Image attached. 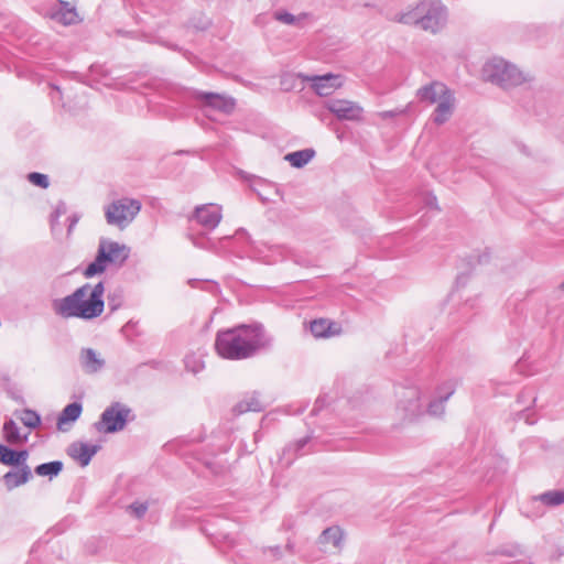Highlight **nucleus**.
Listing matches in <instances>:
<instances>
[{
  "mask_svg": "<svg viewBox=\"0 0 564 564\" xmlns=\"http://www.w3.org/2000/svg\"><path fill=\"white\" fill-rule=\"evenodd\" d=\"M185 367L187 370L197 373L204 368V362L197 357V360L194 356H186L185 357Z\"/></svg>",
  "mask_w": 564,
  "mask_h": 564,
  "instance_id": "nucleus-37",
  "label": "nucleus"
},
{
  "mask_svg": "<svg viewBox=\"0 0 564 564\" xmlns=\"http://www.w3.org/2000/svg\"><path fill=\"white\" fill-rule=\"evenodd\" d=\"M28 181L35 186L41 188H47L50 186V181L46 174H42L39 172H31L28 174Z\"/></svg>",
  "mask_w": 564,
  "mask_h": 564,
  "instance_id": "nucleus-35",
  "label": "nucleus"
},
{
  "mask_svg": "<svg viewBox=\"0 0 564 564\" xmlns=\"http://www.w3.org/2000/svg\"><path fill=\"white\" fill-rule=\"evenodd\" d=\"M427 204L432 207H435L437 208L436 206V197L435 196H431L429 199H427Z\"/></svg>",
  "mask_w": 564,
  "mask_h": 564,
  "instance_id": "nucleus-44",
  "label": "nucleus"
},
{
  "mask_svg": "<svg viewBox=\"0 0 564 564\" xmlns=\"http://www.w3.org/2000/svg\"><path fill=\"white\" fill-rule=\"evenodd\" d=\"M347 106L352 107V106H355V104L354 102H348Z\"/></svg>",
  "mask_w": 564,
  "mask_h": 564,
  "instance_id": "nucleus-52",
  "label": "nucleus"
},
{
  "mask_svg": "<svg viewBox=\"0 0 564 564\" xmlns=\"http://www.w3.org/2000/svg\"><path fill=\"white\" fill-rule=\"evenodd\" d=\"M402 111H397V110H388V111H383V112H380V117L382 119H388V118H393L398 115H400Z\"/></svg>",
  "mask_w": 564,
  "mask_h": 564,
  "instance_id": "nucleus-43",
  "label": "nucleus"
},
{
  "mask_svg": "<svg viewBox=\"0 0 564 564\" xmlns=\"http://www.w3.org/2000/svg\"><path fill=\"white\" fill-rule=\"evenodd\" d=\"M484 82L509 90L523 84H531L534 78L529 73L519 69L514 64L501 58L494 57L487 61L480 70Z\"/></svg>",
  "mask_w": 564,
  "mask_h": 564,
  "instance_id": "nucleus-3",
  "label": "nucleus"
},
{
  "mask_svg": "<svg viewBox=\"0 0 564 564\" xmlns=\"http://www.w3.org/2000/svg\"><path fill=\"white\" fill-rule=\"evenodd\" d=\"M343 539V532L339 527L325 529L318 538V544L327 546L328 544L338 547Z\"/></svg>",
  "mask_w": 564,
  "mask_h": 564,
  "instance_id": "nucleus-26",
  "label": "nucleus"
},
{
  "mask_svg": "<svg viewBox=\"0 0 564 564\" xmlns=\"http://www.w3.org/2000/svg\"><path fill=\"white\" fill-rule=\"evenodd\" d=\"M99 445H89L83 442H74L67 448V454L84 467L87 466L95 454L99 451Z\"/></svg>",
  "mask_w": 564,
  "mask_h": 564,
  "instance_id": "nucleus-14",
  "label": "nucleus"
},
{
  "mask_svg": "<svg viewBox=\"0 0 564 564\" xmlns=\"http://www.w3.org/2000/svg\"><path fill=\"white\" fill-rule=\"evenodd\" d=\"M78 220H79V216L76 215V214H74V215L68 217V221H69V225H68V228H67L68 234L72 232L73 228L76 226Z\"/></svg>",
  "mask_w": 564,
  "mask_h": 564,
  "instance_id": "nucleus-42",
  "label": "nucleus"
},
{
  "mask_svg": "<svg viewBox=\"0 0 564 564\" xmlns=\"http://www.w3.org/2000/svg\"><path fill=\"white\" fill-rule=\"evenodd\" d=\"M308 442H310V437L306 436V437L297 440L294 443L286 445L283 448L282 455H281V460L286 466H290L297 456H301L304 454L303 449L308 444Z\"/></svg>",
  "mask_w": 564,
  "mask_h": 564,
  "instance_id": "nucleus-19",
  "label": "nucleus"
},
{
  "mask_svg": "<svg viewBox=\"0 0 564 564\" xmlns=\"http://www.w3.org/2000/svg\"><path fill=\"white\" fill-rule=\"evenodd\" d=\"M202 110H205V108H200ZM234 108H227V107H224V108H206V110H208V113H206V116L212 119V116H210V112H214L216 110H219V111H223L224 113L226 115H230L231 111H232Z\"/></svg>",
  "mask_w": 564,
  "mask_h": 564,
  "instance_id": "nucleus-41",
  "label": "nucleus"
},
{
  "mask_svg": "<svg viewBox=\"0 0 564 564\" xmlns=\"http://www.w3.org/2000/svg\"><path fill=\"white\" fill-rule=\"evenodd\" d=\"M398 408L403 411L405 419L413 420L421 415L423 413V404L420 390L417 388L404 389Z\"/></svg>",
  "mask_w": 564,
  "mask_h": 564,
  "instance_id": "nucleus-10",
  "label": "nucleus"
},
{
  "mask_svg": "<svg viewBox=\"0 0 564 564\" xmlns=\"http://www.w3.org/2000/svg\"><path fill=\"white\" fill-rule=\"evenodd\" d=\"M364 108H323L317 112L321 121L328 126H334L341 121H360L362 119Z\"/></svg>",
  "mask_w": 564,
  "mask_h": 564,
  "instance_id": "nucleus-9",
  "label": "nucleus"
},
{
  "mask_svg": "<svg viewBox=\"0 0 564 564\" xmlns=\"http://www.w3.org/2000/svg\"><path fill=\"white\" fill-rule=\"evenodd\" d=\"M525 422H527L528 424H533V423H534V421H533V420H530V417H529L528 415H527V417H525Z\"/></svg>",
  "mask_w": 564,
  "mask_h": 564,
  "instance_id": "nucleus-47",
  "label": "nucleus"
},
{
  "mask_svg": "<svg viewBox=\"0 0 564 564\" xmlns=\"http://www.w3.org/2000/svg\"><path fill=\"white\" fill-rule=\"evenodd\" d=\"M273 338L261 324H241L232 328L218 330L215 339L217 354L228 360L252 358L261 350L272 346Z\"/></svg>",
  "mask_w": 564,
  "mask_h": 564,
  "instance_id": "nucleus-1",
  "label": "nucleus"
},
{
  "mask_svg": "<svg viewBox=\"0 0 564 564\" xmlns=\"http://www.w3.org/2000/svg\"><path fill=\"white\" fill-rule=\"evenodd\" d=\"M427 412L433 416L443 415L445 412V401L436 395V398L427 404Z\"/></svg>",
  "mask_w": 564,
  "mask_h": 564,
  "instance_id": "nucleus-34",
  "label": "nucleus"
},
{
  "mask_svg": "<svg viewBox=\"0 0 564 564\" xmlns=\"http://www.w3.org/2000/svg\"><path fill=\"white\" fill-rule=\"evenodd\" d=\"M28 457L29 452L26 449L17 451L0 444V463L6 466L22 468L28 466Z\"/></svg>",
  "mask_w": 564,
  "mask_h": 564,
  "instance_id": "nucleus-15",
  "label": "nucleus"
},
{
  "mask_svg": "<svg viewBox=\"0 0 564 564\" xmlns=\"http://www.w3.org/2000/svg\"><path fill=\"white\" fill-rule=\"evenodd\" d=\"M535 500L549 507H555L564 502V490H550L541 494Z\"/></svg>",
  "mask_w": 564,
  "mask_h": 564,
  "instance_id": "nucleus-30",
  "label": "nucleus"
},
{
  "mask_svg": "<svg viewBox=\"0 0 564 564\" xmlns=\"http://www.w3.org/2000/svg\"><path fill=\"white\" fill-rule=\"evenodd\" d=\"M98 247H104L106 256H108L107 262L117 268H121L129 258L130 249L126 245H120L116 241H108L101 239Z\"/></svg>",
  "mask_w": 564,
  "mask_h": 564,
  "instance_id": "nucleus-11",
  "label": "nucleus"
},
{
  "mask_svg": "<svg viewBox=\"0 0 564 564\" xmlns=\"http://www.w3.org/2000/svg\"><path fill=\"white\" fill-rule=\"evenodd\" d=\"M129 510L137 519H141L148 511V503L147 502H133L129 506Z\"/></svg>",
  "mask_w": 564,
  "mask_h": 564,
  "instance_id": "nucleus-38",
  "label": "nucleus"
},
{
  "mask_svg": "<svg viewBox=\"0 0 564 564\" xmlns=\"http://www.w3.org/2000/svg\"><path fill=\"white\" fill-rule=\"evenodd\" d=\"M195 218L204 228L215 229L221 220V208L215 204H206L195 208Z\"/></svg>",
  "mask_w": 564,
  "mask_h": 564,
  "instance_id": "nucleus-12",
  "label": "nucleus"
},
{
  "mask_svg": "<svg viewBox=\"0 0 564 564\" xmlns=\"http://www.w3.org/2000/svg\"><path fill=\"white\" fill-rule=\"evenodd\" d=\"M275 19L282 23L292 25V24H296L301 18L295 17V15L284 11V12H276Z\"/></svg>",
  "mask_w": 564,
  "mask_h": 564,
  "instance_id": "nucleus-39",
  "label": "nucleus"
},
{
  "mask_svg": "<svg viewBox=\"0 0 564 564\" xmlns=\"http://www.w3.org/2000/svg\"><path fill=\"white\" fill-rule=\"evenodd\" d=\"M188 283L192 288H196L202 282L198 280H189Z\"/></svg>",
  "mask_w": 564,
  "mask_h": 564,
  "instance_id": "nucleus-45",
  "label": "nucleus"
},
{
  "mask_svg": "<svg viewBox=\"0 0 564 564\" xmlns=\"http://www.w3.org/2000/svg\"><path fill=\"white\" fill-rule=\"evenodd\" d=\"M83 405L79 402L67 404L57 417V429L65 431L64 425L75 422L82 414Z\"/></svg>",
  "mask_w": 564,
  "mask_h": 564,
  "instance_id": "nucleus-20",
  "label": "nucleus"
},
{
  "mask_svg": "<svg viewBox=\"0 0 564 564\" xmlns=\"http://www.w3.org/2000/svg\"><path fill=\"white\" fill-rule=\"evenodd\" d=\"M457 382L454 380H448L440 384L436 389V394L443 401H447L455 392Z\"/></svg>",
  "mask_w": 564,
  "mask_h": 564,
  "instance_id": "nucleus-32",
  "label": "nucleus"
},
{
  "mask_svg": "<svg viewBox=\"0 0 564 564\" xmlns=\"http://www.w3.org/2000/svg\"><path fill=\"white\" fill-rule=\"evenodd\" d=\"M141 202L135 198L122 197L105 207L106 221L120 229L126 228L139 214Z\"/></svg>",
  "mask_w": 564,
  "mask_h": 564,
  "instance_id": "nucleus-5",
  "label": "nucleus"
},
{
  "mask_svg": "<svg viewBox=\"0 0 564 564\" xmlns=\"http://www.w3.org/2000/svg\"><path fill=\"white\" fill-rule=\"evenodd\" d=\"M299 78H301L302 83L307 82L313 93L321 97L332 95L337 88H339L343 85L341 76L332 73L313 76L299 75Z\"/></svg>",
  "mask_w": 564,
  "mask_h": 564,
  "instance_id": "nucleus-8",
  "label": "nucleus"
},
{
  "mask_svg": "<svg viewBox=\"0 0 564 564\" xmlns=\"http://www.w3.org/2000/svg\"><path fill=\"white\" fill-rule=\"evenodd\" d=\"M54 90H56L57 94H59V88L58 87H53Z\"/></svg>",
  "mask_w": 564,
  "mask_h": 564,
  "instance_id": "nucleus-51",
  "label": "nucleus"
},
{
  "mask_svg": "<svg viewBox=\"0 0 564 564\" xmlns=\"http://www.w3.org/2000/svg\"><path fill=\"white\" fill-rule=\"evenodd\" d=\"M562 286L564 288V280H563Z\"/></svg>",
  "mask_w": 564,
  "mask_h": 564,
  "instance_id": "nucleus-53",
  "label": "nucleus"
},
{
  "mask_svg": "<svg viewBox=\"0 0 564 564\" xmlns=\"http://www.w3.org/2000/svg\"><path fill=\"white\" fill-rule=\"evenodd\" d=\"M108 256H106L104 247H98L97 256L95 260L87 265L84 271L85 278H93L97 274L105 272L107 264Z\"/></svg>",
  "mask_w": 564,
  "mask_h": 564,
  "instance_id": "nucleus-22",
  "label": "nucleus"
},
{
  "mask_svg": "<svg viewBox=\"0 0 564 564\" xmlns=\"http://www.w3.org/2000/svg\"><path fill=\"white\" fill-rule=\"evenodd\" d=\"M79 359L83 369L87 373H96L105 366V360L99 358L93 348H83Z\"/></svg>",
  "mask_w": 564,
  "mask_h": 564,
  "instance_id": "nucleus-18",
  "label": "nucleus"
},
{
  "mask_svg": "<svg viewBox=\"0 0 564 564\" xmlns=\"http://www.w3.org/2000/svg\"><path fill=\"white\" fill-rule=\"evenodd\" d=\"M189 96L192 100L200 102L203 106H236V100L224 94L192 90Z\"/></svg>",
  "mask_w": 564,
  "mask_h": 564,
  "instance_id": "nucleus-13",
  "label": "nucleus"
},
{
  "mask_svg": "<svg viewBox=\"0 0 564 564\" xmlns=\"http://www.w3.org/2000/svg\"><path fill=\"white\" fill-rule=\"evenodd\" d=\"M108 256H106L104 247H98L97 256L95 260L87 265L84 271L85 278H93L97 274L105 272L107 264Z\"/></svg>",
  "mask_w": 564,
  "mask_h": 564,
  "instance_id": "nucleus-23",
  "label": "nucleus"
},
{
  "mask_svg": "<svg viewBox=\"0 0 564 564\" xmlns=\"http://www.w3.org/2000/svg\"><path fill=\"white\" fill-rule=\"evenodd\" d=\"M51 18L64 25H72L79 21L78 13L75 7H70L68 2L61 1Z\"/></svg>",
  "mask_w": 564,
  "mask_h": 564,
  "instance_id": "nucleus-17",
  "label": "nucleus"
},
{
  "mask_svg": "<svg viewBox=\"0 0 564 564\" xmlns=\"http://www.w3.org/2000/svg\"><path fill=\"white\" fill-rule=\"evenodd\" d=\"M150 365H151L152 367H156V366L159 365V362H158V361H151V362H150Z\"/></svg>",
  "mask_w": 564,
  "mask_h": 564,
  "instance_id": "nucleus-50",
  "label": "nucleus"
},
{
  "mask_svg": "<svg viewBox=\"0 0 564 564\" xmlns=\"http://www.w3.org/2000/svg\"><path fill=\"white\" fill-rule=\"evenodd\" d=\"M64 464L62 460H53L48 463L40 464L35 467L34 471L37 476L42 477H56L63 470Z\"/></svg>",
  "mask_w": 564,
  "mask_h": 564,
  "instance_id": "nucleus-27",
  "label": "nucleus"
},
{
  "mask_svg": "<svg viewBox=\"0 0 564 564\" xmlns=\"http://www.w3.org/2000/svg\"><path fill=\"white\" fill-rule=\"evenodd\" d=\"M453 108H436L433 115V121L436 124H442L449 120L453 115Z\"/></svg>",
  "mask_w": 564,
  "mask_h": 564,
  "instance_id": "nucleus-36",
  "label": "nucleus"
},
{
  "mask_svg": "<svg viewBox=\"0 0 564 564\" xmlns=\"http://www.w3.org/2000/svg\"><path fill=\"white\" fill-rule=\"evenodd\" d=\"M107 301L110 312H116L123 304V291L121 289H116L115 291L109 292Z\"/></svg>",
  "mask_w": 564,
  "mask_h": 564,
  "instance_id": "nucleus-33",
  "label": "nucleus"
},
{
  "mask_svg": "<svg viewBox=\"0 0 564 564\" xmlns=\"http://www.w3.org/2000/svg\"><path fill=\"white\" fill-rule=\"evenodd\" d=\"M292 78H293V77H288L285 80H283V83H282V84H283V86H284L286 89H289L288 80H289V79H292Z\"/></svg>",
  "mask_w": 564,
  "mask_h": 564,
  "instance_id": "nucleus-46",
  "label": "nucleus"
},
{
  "mask_svg": "<svg viewBox=\"0 0 564 564\" xmlns=\"http://www.w3.org/2000/svg\"><path fill=\"white\" fill-rule=\"evenodd\" d=\"M3 435L6 441L11 445L23 444L28 441V435L21 436L20 430L12 419L4 422Z\"/></svg>",
  "mask_w": 564,
  "mask_h": 564,
  "instance_id": "nucleus-25",
  "label": "nucleus"
},
{
  "mask_svg": "<svg viewBox=\"0 0 564 564\" xmlns=\"http://www.w3.org/2000/svg\"><path fill=\"white\" fill-rule=\"evenodd\" d=\"M334 325H335L334 323H332L327 319L319 318V319H315V321L311 322L310 328H311V333L317 338L328 337V336L335 334V332L332 330Z\"/></svg>",
  "mask_w": 564,
  "mask_h": 564,
  "instance_id": "nucleus-28",
  "label": "nucleus"
},
{
  "mask_svg": "<svg viewBox=\"0 0 564 564\" xmlns=\"http://www.w3.org/2000/svg\"><path fill=\"white\" fill-rule=\"evenodd\" d=\"M314 156L315 150L310 148L288 153L284 156V160L288 161L293 167L301 169L305 166Z\"/></svg>",
  "mask_w": 564,
  "mask_h": 564,
  "instance_id": "nucleus-24",
  "label": "nucleus"
},
{
  "mask_svg": "<svg viewBox=\"0 0 564 564\" xmlns=\"http://www.w3.org/2000/svg\"><path fill=\"white\" fill-rule=\"evenodd\" d=\"M416 97L422 104L436 106H453L455 102L454 91L441 82H432L421 87Z\"/></svg>",
  "mask_w": 564,
  "mask_h": 564,
  "instance_id": "nucleus-7",
  "label": "nucleus"
},
{
  "mask_svg": "<svg viewBox=\"0 0 564 564\" xmlns=\"http://www.w3.org/2000/svg\"><path fill=\"white\" fill-rule=\"evenodd\" d=\"M131 412L132 410L128 405L121 402H113L104 410L94 426L101 433H117L126 427Z\"/></svg>",
  "mask_w": 564,
  "mask_h": 564,
  "instance_id": "nucleus-6",
  "label": "nucleus"
},
{
  "mask_svg": "<svg viewBox=\"0 0 564 564\" xmlns=\"http://www.w3.org/2000/svg\"><path fill=\"white\" fill-rule=\"evenodd\" d=\"M90 76L94 80L102 83L105 86L115 85V78L110 75V70L105 65L95 64L90 67Z\"/></svg>",
  "mask_w": 564,
  "mask_h": 564,
  "instance_id": "nucleus-29",
  "label": "nucleus"
},
{
  "mask_svg": "<svg viewBox=\"0 0 564 564\" xmlns=\"http://www.w3.org/2000/svg\"><path fill=\"white\" fill-rule=\"evenodd\" d=\"M397 21L403 24H413L424 31L436 33L445 26L447 11L441 1L424 0L414 8L400 13Z\"/></svg>",
  "mask_w": 564,
  "mask_h": 564,
  "instance_id": "nucleus-4",
  "label": "nucleus"
},
{
  "mask_svg": "<svg viewBox=\"0 0 564 564\" xmlns=\"http://www.w3.org/2000/svg\"><path fill=\"white\" fill-rule=\"evenodd\" d=\"M20 420L29 429H36L41 424V416L36 411L31 409H24Z\"/></svg>",
  "mask_w": 564,
  "mask_h": 564,
  "instance_id": "nucleus-31",
  "label": "nucleus"
},
{
  "mask_svg": "<svg viewBox=\"0 0 564 564\" xmlns=\"http://www.w3.org/2000/svg\"><path fill=\"white\" fill-rule=\"evenodd\" d=\"M32 478V471L29 466L9 470L2 476V481L8 490H12L26 484Z\"/></svg>",
  "mask_w": 564,
  "mask_h": 564,
  "instance_id": "nucleus-16",
  "label": "nucleus"
},
{
  "mask_svg": "<svg viewBox=\"0 0 564 564\" xmlns=\"http://www.w3.org/2000/svg\"><path fill=\"white\" fill-rule=\"evenodd\" d=\"M105 285L98 282L94 286L85 283L72 294L54 302V311L57 315L68 318L94 319L99 317L105 308Z\"/></svg>",
  "mask_w": 564,
  "mask_h": 564,
  "instance_id": "nucleus-2",
  "label": "nucleus"
},
{
  "mask_svg": "<svg viewBox=\"0 0 564 564\" xmlns=\"http://www.w3.org/2000/svg\"><path fill=\"white\" fill-rule=\"evenodd\" d=\"M317 403H318V400L316 401V405H315V408L312 410V413H313V414H316V412H317Z\"/></svg>",
  "mask_w": 564,
  "mask_h": 564,
  "instance_id": "nucleus-48",
  "label": "nucleus"
},
{
  "mask_svg": "<svg viewBox=\"0 0 564 564\" xmlns=\"http://www.w3.org/2000/svg\"><path fill=\"white\" fill-rule=\"evenodd\" d=\"M265 408L264 403L260 400L259 394L253 392L246 397L242 401L236 404L234 411L238 414H242L248 411L261 412Z\"/></svg>",
  "mask_w": 564,
  "mask_h": 564,
  "instance_id": "nucleus-21",
  "label": "nucleus"
},
{
  "mask_svg": "<svg viewBox=\"0 0 564 564\" xmlns=\"http://www.w3.org/2000/svg\"><path fill=\"white\" fill-rule=\"evenodd\" d=\"M66 213V205L64 203H59L57 207L55 208L54 213L52 214V224H54L58 217Z\"/></svg>",
  "mask_w": 564,
  "mask_h": 564,
  "instance_id": "nucleus-40",
  "label": "nucleus"
},
{
  "mask_svg": "<svg viewBox=\"0 0 564 564\" xmlns=\"http://www.w3.org/2000/svg\"><path fill=\"white\" fill-rule=\"evenodd\" d=\"M205 283H206V284H209V286H210V288H216V284H215V283L208 282V281H206Z\"/></svg>",
  "mask_w": 564,
  "mask_h": 564,
  "instance_id": "nucleus-49",
  "label": "nucleus"
}]
</instances>
